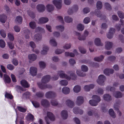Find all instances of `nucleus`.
<instances>
[{"instance_id": "33", "label": "nucleus", "mask_w": 124, "mask_h": 124, "mask_svg": "<svg viewBox=\"0 0 124 124\" xmlns=\"http://www.w3.org/2000/svg\"><path fill=\"white\" fill-rule=\"evenodd\" d=\"M46 8L48 11L51 12L54 10V7L52 4H48L46 5Z\"/></svg>"}, {"instance_id": "48", "label": "nucleus", "mask_w": 124, "mask_h": 124, "mask_svg": "<svg viewBox=\"0 0 124 124\" xmlns=\"http://www.w3.org/2000/svg\"><path fill=\"white\" fill-rule=\"evenodd\" d=\"M65 55L67 56H70L71 57H74L75 54L72 53H70L69 52H66L65 53Z\"/></svg>"}, {"instance_id": "45", "label": "nucleus", "mask_w": 124, "mask_h": 124, "mask_svg": "<svg viewBox=\"0 0 124 124\" xmlns=\"http://www.w3.org/2000/svg\"><path fill=\"white\" fill-rule=\"evenodd\" d=\"M76 73L77 74L80 76L84 77L86 76L85 73L82 72L80 70H77Z\"/></svg>"}, {"instance_id": "3", "label": "nucleus", "mask_w": 124, "mask_h": 124, "mask_svg": "<svg viewBox=\"0 0 124 124\" xmlns=\"http://www.w3.org/2000/svg\"><path fill=\"white\" fill-rule=\"evenodd\" d=\"M92 98L94 100H90L89 103L92 106H97L98 103L101 101L100 97L96 95H94L92 96Z\"/></svg>"}, {"instance_id": "38", "label": "nucleus", "mask_w": 124, "mask_h": 124, "mask_svg": "<svg viewBox=\"0 0 124 124\" xmlns=\"http://www.w3.org/2000/svg\"><path fill=\"white\" fill-rule=\"evenodd\" d=\"M64 19L65 21L68 23L71 22L73 21V19L71 18L68 16H65L64 17Z\"/></svg>"}, {"instance_id": "58", "label": "nucleus", "mask_w": 124, "mask_h": 124, "mask_svg": "<svg viewBox=\"0 0 124 124\" xmlns=\"http://www.w3.org/2000/svg\"><path fill=\"white\" fill-rule=\"evenodd\" d=\"M104 5L106 8L108 10H110L111 9V8L110 5L108 3H105Z\"/></svg>"}, {"instance_id": "24", "label": "nucleus", "mask_w": 124, "mask_h": 124, "mask_svg": "<svg viewBox=\"0 0 124 124\" xmlns=\"http://www.w3.org/2000/svg\"><path fill=\"white\" fill-rule=\"evenodd\" d=\"M62 93L64 94H68L70 92V88L67 87H64L62 89Z\"/></svg>"}, {"instance_id": "60", "label": "nucleus", "mask_w": 124, "mask_h": 124, "mask_svg": "<svg viewBox=\"0 0 124 124\" xmlns=\"http://www.w3.org/2000/svg\"><path fill=\"white\" fill-rule=\"evenodd\" d=\"M5 46V43L3 40H0V46L2 48H4Z\"/></svg>"}, {"instance_id": "5", "label": "nucleus", "mask_w": 124, "mask_h": 124, "mask_svg": "<svg viewBox=\"0 0 124 124\" xmlns=\"http://www.w3.org/2000/svg\"><path fill=\"white\" fill-rule=\"evenodd\" d=\"M62 0H53V3L55 6L56 8L60 9L62 7Z\"/></svg>"}, {"instance_id": "29", "label": "nucleus", "mask_w": 124, "mask_h": 124, "mask_svg": "<svg viewBox=\"0 0 124 124\" xmlns=\"http://www.w3.org/2000/svg\"><path fill=\"white\" fill-rule=\"evenodd\" d=\"M113 95L116 98H120L122 96L121 93L119 91L115 92L113 93Z\"/></svg>"}, {"instance_id": "14", "label": "nucleus", "mask_w": 124, "mask_h": 124, "mask_svg": "<svg viewBox=\"0 0 124 124\" xmlns=\"http://www.w3.org/2000/svg\"><path fill=\"white\" fill-rule=\"evenodd\" d=\"M87 114L88 116H92L93 115L96 116L97 114L96 110L93 109L89 110L87 112Z\"/></svg>"}, {"instance_id": "51", "label": "nucleus", "mask_w": 124, "mask_h": 124, "mask_svg": "<svg viewBox=\"0 0 124 124\" xmlns=\"http://www.w3.org/2000/svg\"><path fill=\"white\" fill-rule=\"evenodd\" d=\"M91 21L90 18L88 17L85 18L84 20L83 23L85 24H87L89 23Z\"/></svg>"}, {"instance_id": "44", "label": "nucleus", "mask_w": 124, "mask_h": 124, "mask_svg": "<svg viewBox=\"0 0 124 124\" xmlns=\"http://www.w3.org/2000/svg\"><path fill=\"white\" fill-rule=\"evenodd\" d=\"M18 110L20 112H25L26 111L27 108H24L21 106H18L17 107Z\"/></svg>"}, {"instance_id": "42", "label": "nucleus", "mask_w": 124, "mask_h": 124, "mask_svg": "<svg viewBox=\"0 0 124 124\" xmlns=\"http://www.w3.org/2000/svg\"><path fill=\"white\" fill-rule=\"evenodd\" d=\"M23 21L22 17L20 16H17L15 19V21L19 23H21Z\"/></svg>"}, {"instance_id": "59", "label": "nucleus", "mask_w": 124, "mask_h": 124, "mask_svg": "<svg viewBox=\"0 0 124 124\" xmlns=\"http://www.w3.org/2000/svg\"><path fill=\"white\" fill-rule=\"evenodd\" d=\"M31 95L30 93L29 92H26L23 94V96L24 97L26 98H29Z\"/></svg>"}, {"instance_id": "50", "label": "nucleus", "mask_w": 124, "mask_h": 124, "mask_svg": "<svg viewBox=\"0 0 124 124\" xmlns=\"http://www.w3.org/2000/svg\"><path fill=\"white\" fill-rule=\"evenodd\" d=\"M81 69L84 72H86L88 70V67L84 65H82L81 66Z\"/></svg>"}, {"instance_id": "47", "label": "nucleus", "mask_w": 124, "mask_h": 124, "mask_svg": "<svg viewBox=\"0 0 124 124\" xmlns=\"http://www.w3.org/2000/svg\"><path fill=\"white\" fill-rule=\"evenodd\" d=\"M102 6L101 2L100 1H98L96 3L97 8L98 9H100L102 8Z\"/></svg>"}, {"instance_id": "4", "label": "nucleus", "mask_w": 124, "mask_h": 124, "mask_svg": "<svg viewBox=\"0 0 124 124\" xmlns=\"http://www.w3.org/2000/svg\"><path fill=\"white\" fill-rule=\"evenodd\" d=\"M106 78L103 75H101L98 77L97 80V83L100 85H104V82Z\"/></svg>"}, {"instance_id": "1", "label": "nucleus", "mask_w": 124, "mask_h": 124, "mask_svg": "<svg viewBox=\"0 0 124 124\" xmlns=\"http://www.w3.org/2000/svg\"><path fill=\"white\" fill-rule=\"evenodd\" d=\"M59 75L60 78H65L68 80H70L71 79L75 80L76 78V76L74 73H71L70 76H68L65 73L64 71L60 70L58 71V75H55L52 78V80H57L59 78Z\"/></svg>"}, {"instance_id": "64", "label": "nucleus", "mask_w": 124, "mask_h": 124, "mask_svg": "<svg viewBox=\"0 0 124 124\" xmlns=\"http://www.w3.org/2000/svg\"><path fill=\"white\" fill-rule=\"evenodd\" d=\"M64 51V50H62L60 49H57L55 51V53L56 54H61Z\"/></svg>"}, {"instance_id": "22", "label": "nucleus", "mask_w": 124, "mask_h": 124, "mask_svg": "<svg viewBox=\"0 0 124 124\" xmlns=\"http://www.w3.org/2000/svg\"><path fill=\"white\" fill-rule=\"evenodd\" d=\"M23 32L25 35V38L26 39H28L29 38V34L30 33V31L27 29L25 28L23 29Z\"/></svg>"}, {"instance_id": "63", "label": "nucleus", "mask_w": 124, "mask_h": 124, "mask_svg": "<svg viewBox=\"0 0 124 124\" xmlns=\"http://www.w3.org/2000/svg\"><path fill=\"white\" fill-rule=\"evenodd\" d=\"M97 92L98 94H102L103 93V90L101 88H98Z\"/></svg>"}, {"instance_id": "8", "label": "nucleus", "mask_w": 124, "mask_h": 124, "mask_svg": "<svg viewBox=\"0 0 124 124\" xmlns=\"http://www.w3.org/2000/svg\"><path fill=\"white\" fill-rule=\"evenodd\" d=\"M73 112L75 114H79L80 115H82L84 112L83 110L79 109V108L78 107H74L73 109Z\"/></svg>"}, {"instance_id": "12", "label": "nucleus", "mask_w": 124, "mask_h": 124, "mask_svg": "<svg viewBox=\"0 0 124 124\" xmlns=\"http://www.w3.org/2000/svg\"><path fill=\"white\" fill-rule=\"evenodd\" d=\"M48 21V19L46 17H41L39 18L38 23L39 24L44 23H47Z\"/></svg>"}, {"instance_id": "32", "label": "nucleus", "mask_w": 124, "mask_h": 124, "mask_svg": "<svg viewBox=\"0 0 124 124\" xmlns=\"http://www.w3.org/2000/svg\"><path fill=\"white\" fill-rule=\"evenodd\" d=\"M104 99L108 101H110L111 100V97L109 94H104L103 96Z\"/></svg>"}, {"instance_id": "62", "label": "nucleus", "mask_w": 124, "mask_h": 124, "mask_svg": "<svg viewBox=\"0 0 124 124\" xmlns=\"http://www.w3.org/2000/svg\"><path fill=\"white\" fill-rule=\"evenodd\" d=\"M36 32H43L44 31V30L43 29L40 27H38L35 30Z\"/></svg>"}, {"instance_id": "55", "label": "nucleus", "mask_w": 124, "mask_h": 124, "mask_svg": "<svg viewBox=\"0 0 124 124\" xmlns=\"http://www.w3.org/2000/svg\"><path fill=\"white\" fill-rule=\"evenodd\" d=\"M51 105L54 106H57L58 104V103L57 101L55 100H52L51 102Z\"/></svg>"}, {"instance_id": "13", "label": "nucleus", "mask_w": 124, "mask_h": 124, "mask_svg": "<svg viewBox=\"0 0 124 124\" xmlns=\"http://www.w3.org/2000/svg\"><path fill=\"white\" fill-rule=\"evenodd\" d=\"M61 115L63 119H66L68 116L67 111L65 110H63L61 112Z\"/></svg>"}, {"instance_id": "19", "label": "nucleus", "mask_w": 124, "mask_h": 124, "mask_svg": "<svg viewBox=\"0 0 124 124\" xmlns=\"http://www.w3.org/2000/svg\"><path fill=\"white\" fill-rule=\"evenodd\" d=\"M120 22L121 24H117L115 26L116 29L118 31L120 30L121 27V25L123 26H124V22L123 20L121 19H120Z\"/></svg>"}, {"instance_id": "17", "label": "nucleus", "mask_w": 124, "mask_h": 124, "mask_svg": "<svg viewBox=\"0 0 124 124\" xmlns=\"http://www.w3.org/2000/svg\"><path fill=\"white\" fill-rule=\"evenodd\" d=\"M94 87V85L91 84L85 85L84 87V89L85 91H89L91 89L93 88Z\"/></svg>"}, {"instance_id": "41", "label": "nucleus", "mask_w": 124, "mask_h": 124, "mask_svg": "<svg viewBox=\"0 0 124 124\" xmlns=\"http://www.w3.org/2000/svg\"><path fill=\"white\" fill-rule=\"evenodd\" d=\"M58 30H59L61 31H63L64 30V27L63 25H60L56 26L55 27Z\"/></svg>"}, {"instance_id": "10", "label": "nucleus", "mask_w": 124, "mask_h": 124, "mask_svg": "<svg viewBox=\"0 0 124 124\" xmlns=\"http://www.w3.org/2000/svg\"><path fill=\"white\" fill-rule=\"evenodd\" d=\"M30 74L32 76H34L36 75L37 73V68L34 67H31L30 68Z\"/></svg>"}, {"instance_id": "37", "label": "nucleus", "mask_w": 124, "mask_h": 124, "mask_svg": "<svg viewBox=\"0 0 124 124\" xmlns=\"http://www.w3.org/2000/svg\"><path fill=\"white\" fill-rule=\"evenodd\" d=\"M50 44L54 46H56L57 45V43L54 39H51L49 41Z\"/></svg>"}, {"instance_id": "49", "label": "nucleus", "mask_w": 124, "mask_h": 124, "mask_svg": "<svg viewBox=\"0 0 124 124\" xmlns=\"http://www.w3.org/2000/svg\"><path fill=\"white\" fill-rule=\"evenodd\" d=\"M118 16L121 19L124 18V14L122 11H118L117 12Z\"/></svg>"}, {"instance_id": "52", "label": "nucleus", "mask_w": 124, "mask_h": 124, "mask_svg": "<svg viewBox=\"0 0 124 124\" xmlns=\"http://www.w3.org/2000/svg\"><path fill=\"white\" fill-rule=\"evenodd\" d=\"M71 46V45L70 43H66L63 46V47L64 49H70Z\"/></svg>"}, {"instance_id": "31", "label": "nucleus", "mask_w": 124, "mask_h": 124, "mask_svg": "<svg viewBox=\"0 0 124 124\" xmlns=\"http://www.w3.org/2000/svg\"><path fill=\"white\" fill-rule=\"evenodd\" d=\"M7 17L6 15L3 14L0 15V21L1 22L4 23Z\"/></svg>"}, {"instance_id": "61", "label": "nucleus", "mask_w": 124, "mask_h": 124, "mask_svg": "<svg viewBox=\"0 0 124 124\" xmlns=\"http://www.w3.org/2000/svg\"><path fill=\"white\" fill-rule=\"evenodd\" d=\"M5 96L8 99H12L13 97L12 96L11 94L6 92L5 94Z\"/></svg>"}, {"instance_id": "21", "label": "nucleus", "mask_w": 124, "mask_h": 124, "mask_svg": "<svg viewBox=\"0 0 124 124\" xmlns=\"http://www.w3.org/2000/svg\"><path fill=\"white\" fill-rule=\"evenodd\" d=\"M113 44L111 42L107 41L105 42V47L107 50H109L111 48Z\"/></svg>"}, {"instance_id": "54", "label": "nucleus", "mask_w": 124, "mask_h": 124, "mask_svg": "<svg viewBox=\"0 0 124 124\" xmlns=\"http://www.w3.org/2000/svg\"><path fill=\"white\" fill-rule=\"evenodd\" d=\"M39 64L40 68L41 69H44L46 67V64L43 62L41 61L39 62Z\"/></svg>"}, {"instance_id": "28", "label": "nucleus", "mask_w": 124, "mask_h": 124, "mask_svg": "<svg viewBox=\"0 0 124 124\" xmlns=\"http://www.w3.org/2000/svg\"><path fill=\"white\" fill-rule=\"evenodd\" d=\"M95 44L97 46H102V44L101 43V40L100 38H97L94 40Z\"/></svg>"}, {"instance_id": "25", "label": "nucleus", "mask_w": 124, "mask_h": 124, "mask_svg": "<svg viewBox=\"0 0 124 124\" xmlns=\"http://www.w3.org/2000/svg\"><path fill=\"white\" fill-rule=\"evenodd\" d=\"M41 104L44 107L48 106L49 105V103L46 100L43 99L41 101Z\"/></svg>"}, {"instance_id": "26", "label": "nucleus", "mask_w": 124, "mask_h": 124, "mask_svg": "<svg viewBox=\"0 0 124 124\" xmlns=\"http://www.w3.org/2000/svg\"><path fill=\"white\" fill-rule=\"evenodd\" d=\"M48 49L49 48L47 46L44 45L43 47V50L41 52V54L43 55L46 54Z\"/></svg>"}, {"instance_id": "36", "label": "nucleus", "mask_w": 124, "mask_h": 124, "mask_svg": "<svg viewBox=\"0 0 124 124\" xmlns=\"http://www.w3.org/2000/svg\"><path fill=\"white\" fill-rule=\"evenodd\" d=\"M121 103V102L120 101H118L115 104L114 108L116 110H117L118 109V107Z\"/></svg>"}, {"instance_id": "57", "label": "nucleus", "mask_w": 124, "mask_h": 124, "mask_svg": "<svg viewBox=\"0 0 124 124\" xmlns=\"http://www.w3.org/2000/svg\"><path fill=\"white\" fill-rule=\"evenodd\" d=\"M31 102L35 108H38L39 106V103L36 101H32Z\"/></svg>"}, {"instance_id": "9", "label": "nucleus", "mask_w": 124, "mask_h": 124, "mask_svg": "<svg viewBox=\"0 0 124 124\" xmlns=\"http://www.w3.org/2000/svg\"><path fill=\"white\" fill-rule=\"evenodd\" d=\"M36 8L38 12H42L45 10V6L43 4H39L37 5Z\"/></svg>"}, {"instance_id": "34", "label": "nucleus", "mask_w": 124, "mask_h": 124, "mask_svg": "<svg viewBox=\"0 0 124 124\" xmlns=\"http://www.w3.org/2000/svg\"><path fill=\"white\" fill-rule=\"evenodd\" d=\"M104 56L101 55L99 56L96 57L94 58V60L96 61L101 62L102 61L104 58Z\"/></svg>"}, {"instance_id": "6", "label": "nucleus", "mask_w": 124, "mask_h": 124, "mask_svg": "<svg viewBox=\"0 0 124 124\" xmlns=\"http://www.w3.org/2000/svg\"><path fill=\"white\" fill-rule=\"evenodd\" d=\"M115 32V30L114 28H110L108 33L107 35V37L109 39L112 38L113 37V35Z\"/></svg>"}, {"instance_id": "18", "label": "nucleus", "mask_w": 124, "mask_h": 124, "mask_svg": "<svg viewBox=\"0 0 124 124\" xmlns=\"http://www.w3.org/2000/svg\"><path fill=\"white\" fill-rule=\"evenodd\" d=\"M65 104L68 107L72 108L74 106V102L70 100H68L65 102Z\"/></svg>"}, {"instance_id": "35", "label": "nucleus", "mask_w": 124, "mask_h": 124, "mask_svg": "<svg viewBox=\"0 0 124 124\" xmlns=\"http://www.w3.org/2000/svg\"><path fill=\"white\" fill-rule=\"evenodd\" d=\"M108 113L113 118H115L116 115L113 110L112 109H110L108 111Z\"/></svg>"}, {"instance_id": "39", "label": "nucleus", "mask_w": 124, "mask_h": 124, "mask_svg": "<svg viewBox=\"0 0 124 124\" xmlns=\"http://www.w3.org/2000/svg\"><path fill=\"white\" fill-rule=\"evenodd\" d=\"M30 27L32 29H34L36 26V25L35 22L32 21L30 22L29 23Z\"/></svg>"}, {"instance_id": "56", "label": "nucleus", "mask_w": 124, "mask_h": 124, "mask_svg": "<svg viewBox=\"0 0 124 124\" xmlns=\"http://www.w3.org/2000/svg\"><path fill=\"white\" fill-rule=\"evenodd\" d=\"M28 15L32 18H34L35 17V15L34 13L31 11H28Z\"/></svg>"}, {"instance_id": "43", "label": "nucleus", "mask_w": 124, "mask_h": 124, "mask_svg": "<svg viewBox=\"0 0 124 124\" xmlns=\"http://www.w3.org/2000/svg\"><path fill=\"white\" fill-rule=\"evenodd\" d=\"M68 83L67 81L65 80H62L60 82V84L62 85L66 86L67 85Z\"/></svg>"}, {"instance_id": "30", "label": "nucleus", "mask_w": 124, "mask_h": 124, "mask_svg": "<svg viewBox=\"0 0 124 124\" xmlns=\"http://www.w3.org/2000/svg\"><path fill=\"white\" fill-rule=\"evenodd\" d=\"M5 82V83H9L10 82L11 79L6 74L4 75Z\"/></svg>"}, {"instance_id": "40", "label": "nucleus", "mask_w": 124, "mask_h": 124, "mask_svg": "<svg viewBox=\"0 0 124 124\" xmlns=\"http://www.w3.org/2000/svg\"><path fill=\"white\" fill-rule=\"evenodd\" d=\"M81 89L80 87L78 85H77L75 86L73 88L74 92L75 93H78L79 92Z\"/></svg>"}, {"instance_id": "15", "label": "nucleus", "mask_w": 124, "mask_h": 124, "mask_svg": "<svg viewBox=\"0 0 124 124\" xmlns=\"http://www.w3.org/2000/svg\"><path fill=\"white\" fill-rule=\"evenodd\" d=\"M84 102V99L82 97L79 96L77 97L76 102L78 105H81Z\"/></svg>"}, {"instance_id": "7", "label": "nucleus", "mask_w": 124, "mask_h": 124, "mask_svg": "<svg viewBox=\"0 0 124 124\" xmlns=\"http://www.w3.org/2000/svg\"><path fill=\"white\" fill-rule=\"evenodd\" d=\"M56 96V94L54 92L52 91L47 92L45 94L46 97L47 98H51L55 97Z\"/></svg>"}, {"instance_id": "20", "label": "nucleus", "mask_w": 124, "mask_h": 124, "mask_svg": "<svg viewBox=\"0 0 124 124\" xmlns=\"http://www.w3.org/2000/svg\"><path fill=\"white\" fill-rule=\"evenodd\" d=\"M114 72V70L111 69H106L104 71V73L106 75H108L110 74H112Z\"/></svg>"}, {"instance_id": "2", "label": "nucleus", "mask_w": 124, "mask_h": 124, "mask_svg": "<svg viewBox=\"0 0 124 124\" xmlns=\"http://www.w3.org/2000/svg\"><path fill=\"white\" fill-rule=\"evenodd\" d=\"M50 79L49 75H47L44 76L42 79L41 82L38 83L39 87L40 89H43L46 88H50L51 86L50 85H46L45 83L48 82Z\"/></svg>"}, {"instance_id": "53", "label": "nucleus", "mask_w": 124, "mask_h": 124, "mask_svg": "<svg viewBox=\"0 0 124 124\" xmlns=\"http://www.w3.org/2000/svg\"><path fill=\"white\" fill-rule=\"evenodd\" d=\"M8 37L9 39L11 41H13L14 39L13 34L11 33L8 34Z\"/></svg>"}, {"instance_id": "11", "label": "nucleus", "mask_w": 124, "mask_h": 124, "mask_svg": "<svg viewBox=\"0 0 124 124\" xmlns=\"http://www.w3.org/2000/svg\"><path fill=\"white\" fill-rule=\"evenodd\" d=\"M42 39V35L40 34H35L33 39V40L36 42H38Z\"/></svg>"}, {"instance_id": "27", "label": "nucleus", "mask_w": 124, "mask_h": 124, "mask_svg": "<svg viewBox=\"0 0 124 124\" xmlns=\"http://www.w3.org/2000/svg\"><path fill=\"white\" fill-rule=\"evenodd\" d=\"M47 116L51 121H54L55 120L54 116L52 113L50 112H47Z\"/></svg>"}, {"instance_id": "23", "label": "nucleus", "mask_w": 124, "mask_h": 124, "mask_svg": "<svg viewBox=\"0 0 124 124\" xmlns=\"http://www.w3.org/2000/svg\"><path fill=\"white\" fill-rule=\"evenodd\" d=\"M21 85L24 87L28 88L29 87L30 85L25 80H22L21 81Z\"/></svg>"}, {"instance_id": "16", "label": "nucleus", "mask_w": 124, "mask_h": 124, "mask_svg": "<svg viewBox=\"0 0 124 124\" xmlns=\"http://www.w3.org/2000/svg\"><path fill=\"white\" fill-rule=\"evenodd\" d=\"M28 57L29 59L32 61H35L37 58V55L34 54H29Z\"/></svg>"}, {"instance_id": "46", "label": "nucleus", "mask_w": 124, "mask_h": 124, "mask_svg": "<svg viewBox=\"0 0 124 124\" xmlns=\"http://www.w3.org/2000/svg\"><path fill=\"white\" fill-rule=\"evenodd\" d=\"M77 28L78 30L82 31L84 29V27L83 24L80 23L78 25Z\"/></svg>"}]
</instances>
